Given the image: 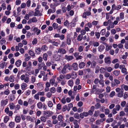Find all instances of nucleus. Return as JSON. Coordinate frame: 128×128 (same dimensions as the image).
<instances>
[{"label": "nucleus", "instance_id": "6ab92c4d", "mask_svg": "<svg viewBox=\"0 0 128 128\" xmlns=\"http://www.w3.org/2000/svg\"><path fill=\"white\" fill-rule=\"evenodd\" d=\"M65 66L66 67V68H68L69 70H72V67L69 64H67L66 65H65Z\"/></svg>", "mask_w": 128, "mask_h": 128}, {"label": "nucleus", "instance_id": "c9c22d12", "mask_svg": "<svg viewBox=\"0 0 128 128\" xmlns=\"http://www.w3.org/2000/svg\"><path fill=\"white\" fill-rule=\"evenodd\" d=\"M128 0H124L123 2L124 4L123 5L124 6H128Z\"/></svg>", "mask_w": 128, "mask_h": 128}, {"label": "nucleus", "instance_id": "4468645a", "mask_svg": "<svg viewBox=\"0 0 128 128\" xmlns=\"http://www.w3.org/2000/svg\"><path fill=\"white\" fill-rule=\"evenodd\" d=\"M85 64L84 62H82L79 64V66L80 68H83L85 66Z\"/></svg>", "mask_w": 128, "mask_h": 128}, {"label": "nucleus", "instance_id": "412c9836", "mask_svg": "<svg viewBox=\"0 0 128 128\" xmlns=\"http://www.w3.org/2000/svg\"><path fill=\"white\" fill-rule=\"evenodd\" d=\"M9 120V116H6L4 118V122L5 123H6Z\"/></svg>", "mask_w": 128, "mask_h": 128}, {"label": "nucleus", "instance_id": "a19ab883", "mask_svg": "<svg viewBox=\"0 0 128 128\" xmlns=\"http://www.w3.org/2000/svg\"><path fill=\"white\" fill-rule=\"evenodd\" d=\"M66 79V80L70 79L71 77V74H67L65 76Z\"/></svg>", "mask_w": 128, "mask_h": 128}, {"label": "nucleus", "instance_id": "864d4df0", "mask_svg": "<svg viewBox=\"0 0 128 128\" xmlns=\"http://www.w3.org/2000/svg\"><path fill=\"white\" fill-rule=\"evenodd\" d=\"M106 68V70L108 72H110L112 70V69L110 67H108V68L107 67Z\"/></svg>", "mask_w": 128, "mask_h": 128}, {"label": "nucleus", "instance_id": "dca6fc26", "mask_svg": "<svg viewBox=\"0 0 128 128\" xmlns=\"http://www.w3.org/2000/svg\"><path fill=\"white\" fill-rule=\"evenodd\" d=\"M9 100L11 101H13L15 99V96L14 95L11 94L10 95Z\"/></svg>", "mask_w": 128, "mask_h": 128}, {"label": "nucleus", "instance_id": "c85d7f7f", "mask_svg": "<svg viewBox=\"0 0 128 128\" xmlns=\"http://www.w3.org/2000/svg\"><path fill=\"white\" fill-rule=\"evenodd\" d=\"M113 120L112 118H108L106 120V122L108 123H110V122H112Z\"/></svg>", "mask_w": 128, "mask_h": 128}, {"label": "nucleus", "instance_id": "de8ad7c7", "mask_svg": "<svg viewBox=\"0 0 128 128\" xmlns=\"http://www.w3.org/2000/svg\"><path fill=\"white\" fill-rule=\"evenodd\" d=\"M63 118V116L61 115H59L58 117V120L59 121H61Z\"/></svg>", "mask_w": 128, "mask_h": 128}, {"label": "nucleus", "instance_id": "6e6d98bb", "mask_svg": "<svg viewBox=\"0 0 128 128\" xmlns=\"http://www.w3.org/2000/svg\"><path fill=\"white\" fill-rule=\"evenodd\" d=\"M61 102L63 104H65L66 103V101L65 97H64L62 98L61 100Z\"/></svg>", "mask_w": 128, "mask_h": 128}, {"label": "nucleus", "instance_id": "4d7b16f0", "mask_svg": "<svg viewBox=\"0 0 128 128\" xmlns=\"http://www.w3.org/2000/svg\"><path fill=\"white\" fill-rule=\"evenodd\" d=\"M115 92L114 91H112V92H110V97H112L115 95Z\"/></svg>", "mask_w": 128, "mask_h": 128}, {"label": "nucleus", "instance_id": "c03bdc74", "mask_svg": "<svg viewBox=\"0 0 128 128\" xmlns=\"http://www.w3.org/2000/svg\"><path fill=\"white\" fill-rule=\"evenodd\" d=\"M99 45V43L98 42H94L93 43V45L94 46H98Z\"/></svg>", "mask_w": 128, "mask_h": 128}, {"label": "nucleus", "instance_id": "20e7f679", "mask_svg": "<svg viewBox=\"0 0 128 128\" xmlns=\"http://www.w3.org/2000/svg\"><path fill=\"white\" fill-rule=\"evenodd\" d=\"M105 63L108 64H110L111 63V58L110 56H108L105 58L104 59Z\"/></svg>", "mask_w": 128, "mask_h": 128}, {"label": "nucleus", "instance_id": "f3484780", "mask_svg": "<svg viewBox=\"0 0 128 128\" xmlns=\"http://www.w3.org/2000/svg\"><path fill=\"white\" fill-rule=\"evenodd\" d=\"M54 58L56 60H59L60 58L58 54H54L53 56Z\"/></svg>", "mask_w": 128, "mask_h": 128}, {"label": "nucleus", "instance_id": "f03ea898", "mask_svg": "<svg viewBox=\"0 0 128 128\" xmlns=\"http://www.w3.org/2000/svg\"><path fill=\"white\" fill-rule=\"evenodd\" d=\"M66 50L64 48H59L57 53H59L62 54H64L66 53Z\"/></svg>", "mask_w": 128, "mask_h": 128}, {"label": "nucleus", "instance_id": "5fc2aeb1", "mask_svg": "<svg viewBox=\"0 0 128 128\" xmlns=\"http://www.w3.org/2000/svg\"><path fill=\"white\" fill-rule=\"evenodd\" d=\"M112 48V46H106V50L107 51H108L110 49Z\"/></svg>", "mask_w": 128, "mask_h": 128}, {"label": "nucleus", "instance_id": "13d9d810", "mask_svg": "<svg viewBox=\"0 0 128 128\" xmlns=\"http://www.w3.org/2000/svg\"><path fill=\"white\" fill-rule=\"evenodd\" d=\"M55 91V88L54 87H52L50 88V92L52 93H54Z\"/></svg>", "mask_w": 128, "mask_h": 128}, {"label": "nucleus", "instance_id": "39448f33", "mask_svg": "<svg viewBox=\"0 0 128 128\" xmlns=\"http://www.w3.org/2000/svg\"><path fill=\"white\" fill-rule=\"evenodd\" d=\"M65 59L68 61H69L73 59L74 57L72 56H68L66 55L65 56Z\"/></svg>", "mask_w": 128, "mask_h": 128}, {"label": "nucleus", "instance_id": "6e6552de", "mask_svg": "<svg viewBox=\"0 0 128 128\" xmlns=\"http://www.w3.org/2000/svg\"><path fill=\"white\" fill-rule=\"evenodd\" d=\"M104 48V46L103 44H101L98 47V51L100 52H101L103 51Z\"/></svg>", "mask_w": 128, "mask_h": 128}, {"label": "nucleus", "instance_id": "9b49d317", "mask_svg": "<svg viewBox=\"0 0 128 128\" xmlns=\"http://www.w3.org/2000/svg\"><path fill=\"white\" fill-rule=\"evenodd\" d=\"M36 8L35 9V10H36V11L34 12V16H36L38 15H39V16H40L41 15V14L40 13V12L38 10H36Z\"/></svg>", "mask_w": 128, "mask_h": 128}, {"label": "nucleus", "instance_id": "aec40b11", "mask_svg": "<svg viewBox=\"0 0 128 128\" xmlns=\"http://www.w3.org/2000/svg\"><path fill=\"white\" fill-rule=\"evenodd\" d=\"M66 42L68 45H70L71 42L70 39L68 36L66 37Z\"/></svg>", "mask_w": 128, "mask_h": 128}, {"label": "nucleus", "instance_id": "1a4fd4ad", "mask_svg": "<svg viewBox=\"0 0 128 128\" xmlns=\"http://www.w3.org/2000/svg\"><path fill=\"white\" fill-rule=\"evenodd\" d=\"M71 77L72 79H74L76 78L77 76V74L76 72L72 71L71 74Z\"/></svg>", "mask_w": 128, "mask_h": 128}, {"label": "nucleus", "instance_id": "680f3d73", "mask_svg": "<svg viewBox=\"0 0 128 128\" xmlns=\"http://www.w3.org/2000/svg\"><path fill=\"white\" fill-rule=\"evenodd\" d=\"M106 30L104 29H102L100 33L101 34L104 35L105 34Z\"/></svg>", "mask_w": 128, "mask_h": 128}, {"label": "nucleus", "instance_id": "58836bf2", "mask_svg": "<svg viewBox=\"0 0 128 128\" xmlns=\"http://www.w3.org/2000/svg\"><path fill=\"white\" fill-rule=\"evenodd\" d=\"M32 29L34 32L36 33L37 32L38 30V28L35 27L34 26L32 27Z\"/></svg>", "mask_w": 128, "mask_h": 128}, {"label": "nucleus", "instance_id": "a18cd8bd", "mask_svg": "<svg viewBox=\"0 0 128 128\" xmlns=\"http://www.w3.org/2000/svg\"><path fill=\"white\" fill-rule=\"evenodd\" d=\"M15 107L14 104L13 103L10 104V109L12 110Z\"/></svg>", "mask_w": 128, "mask_h": 128}, {"label": "nucleus", "instance_id": "423d86ee", "mask_svg": "<svg viewBox=\"0 0 128 128\" xmlns=\"http://www.w3.org/2000/svg\"><path fill=\"white\" fill-rule=\"evenodd\" d=\"M72 67L74 70H77L78 69V64L77 63H73L72 65Z\"/></svg>", "mask_w": 128, "mask_h": 128}, {"label": "nucleus", "instance_id": "ea45409f", "mask_svg": "<svg viewBox=\"0 0 128 128\" xmlns=\"http://www.w3.org/2000/svg\"><path fill=\"white\" fill-rule=\"evenodd\" d=\"M120 18L121 20H122L124 18V13L123 12H121L120 14Z\"/></svg>", "mask_w": 128, "mask_h": 128}, {"label": "nucleus", "instance_id": "393cba45", "mask_svg": "<svg viewBox=\"0 0 128 128\" xmlns=\"http://www.w3.org/2000/svg\"><path fill=\"white\" fill-rule=\"evenodd\" d=\"M52 26L54 29H57L58 28V24L56 23H54L52 25Z\"/></svg>", "mask_w": 128, "mask_h": 128}, {"label": "nucleus", "instance_id": "ddd939ff", "mask_svg": "<svg viewBox=\"0 0 128 128\" xmlns=\"http://www.w3.org/2000/svg\"><path fill=\"white\" fill-rule=\"evenodd\" d=\"M103 106H101L99 103H96L94 106L96 110H97L101 106L102 107Z\"/></svg>", "mask_w": 128, "mask_h": 128}, {"label": "nucleus", "instance_id": "f8f14e48", "mask_svg": "<svg viewBox=\"0 0 128 128\" xmlns=\"http://www.w3.org/2000/svg\"><path fill=\"white\" fill-rule=\"evenodd\" d=\"M118 46L119 48L120 49V50L121 52L124 51V48L123 45L121 43L119 44L118 45Z\"/></svg>", "mask_w": 128, "mask_h": 128}, {"label": "nucleus", "instance_id": "b1692460", "mask_svg": "<svg viewBox=\"0 0 128 128\" xmlns=\"http://www.w3.org/2000/svg\"><path fill=\"white\" fill-rule=\"evenodd\" d=\"M42 116L40 118V119L42 122H46V116Z\"/></svg>", "mask_w": 128, "mask_h": 128}, {"label": "nucleus", "instance_id": "338daca9", "mask_svg": "<svg viewBox=\"0 0 128 128\" xmlns=\"http://www.w3.org/2000/svg\"><path fill=\"white\" fill-rule=\"evenodd\" d=\"M34 101L32 98H30L29 99L28 102L29 104H31L33 103Z\"/></svg>", "mask_w": 128, "mask_h": 128}, {"label": "nucleus", "instance_id": "7c9ffc66", "mask_svg": "<svg viewBox=\"0 0 128 128\" xmlns=\"http://www.w3.org/2000/svg\"><path fill=\"white\" fill-rule=\"evenodd\" d=\"M48 54L46 53L44 54L43 56V58L44 60H46L47 59Z\"/></svg>", "mask_w": 128, "mask_h": 128}, {"label": "nucleus", "instance_id": "603ef678", "mask_svg": "<svg viewBox=\"0 0 128 128\" xmlns=\"http://www.w3.org/2000/svg\"><path fill=\"white\" fill-rule=\"evenodd\" d=\"M37 40L36 38H34L33 40L32 43L33 45L36 44L37 43Z\"/></svg>", "mask_w": 128, "mask_h": 128}, {"label": "nucleus", "instance_id": "3c124183", "mask_svg": "<svg viewBox=\"0 0 128 128\" xmlns=\"http://www.w3.org/2000/svg\"><path fill=\"white\" fill-rule=\"evenodd\" d=\"M4 93L5 94L8 95L10 93L9 90L8 89H7L4 91Z\"/></svg>", "mask_w": 128, "mask_h": 128}, {"label": "nucleus", "instance_id": "cd10ccee", "mask_svg": "<svg viewBox=\"0 0 128 128\" xmlns=\"http://www.w3.org/2000/svg\"><path fill=\"white\" fill-rule=\"evenodd\" d=\"M28 53L29 54L32 56H35L34 53L31 50H29Z\"/></svg>", "mask_w": 128, "mask_h": 128}, {"label": "nucleus", "instance_id": "69168bd1", "mask_svg": "<svg viewBox=\"0 0 128 128\" xmlns=\"http://www.w3.org/2000/svg\"><path fill=\"white\" fill-rule=\"evenodd\" d=\"M67 106L66 105H65L63 106L62 108V111L63 112H64L67 109Z\"/></svg>", "mask_w": 128, "mask_h": 128}, {"label": "nucleus", "instance_id": "72a5a7b5", "mask_svg": "<svg viewBox=\"0 0 128 128\" xmlns=\"http://www.w3.org/2000/svg\"><path fill=\"white\" fill-rule=\"evenodd\" d=\"M37 106L39 108H42V104L41 102H40L37 104Z\"/></svg>", "mask_w": 128, "mask_h": 128}, {"label": "nucleus", "instance_id": "4be33fe9", "mask_svg": "<svg viewBox=\"0 0 128 128\" xmlns=\"http://www.w3.org/2000/svg\"><path fill=\"white\" fill-rule=\"evenodd\" d=\"M21 89L24 90L25 89V88L27 86V84L26 83H23L21 84Z\"/></svg>", "mask_w": 128, "mask_h": 128}, {"label": "nucleus", "instance_id": "09e8293b", "mask_svg": "<svg viewBox=\"0 0 128 128\" xmlns=\"http://www.w3.org/2000/svg\"><path fill=\"white\" fill-rule=\"evenodd\" d=\"M128 54L127 52H125V54L123 56L122 58L123 59H126L128 56Z\"/></svg>", "mask_w": 128, "mask_h": 128}, {"label": "nucleus", "instance_id": "2f4dec72", "mask_svg": "<svg viewBox=\"0 0 128 128\" xmlns=\"http://www.w3.org/2000/svg\"><path fill=\"white\" fill-rule=\"evenodd\" d=\"M32 65V63L31 62H28V64L27 65V67L26 68L27 70L29 68H31Z\"/></svg>", "mask_w": 128, "mask_h": 128}, {"label": "nucleus", "instance_id": "bb28decb", "mask_svg": "<svg viewBox=\"0 0 128 128\" xmlns=\"http://www.w3.org/2000/svg\"><path fill=\"white\" fill-rule=\"evenodd\" d=\"M8 102V99H6L3 102H1V104L3 105H5Z\"/></svg>", "mask_w": 128, "mask_h": 128}, {"label": "nucleus", "instance_id": "e2e57ef3", "mask_svg": "<svg viewBox=\"0 0 128 128\" xmlns=\"http://www.w3.org/2000/svg\"><path fill=\"white\" fill-rule=\"evenodd\" d=\"M52 44L53 45L55 46H58L59 44L58 43V42H56L54 41H53Z\"/></svg>", "mask_w": 128, "mask_h": 128}, {"label": "nucleus", "instance_id": "0eeeda50", "mask_svg": "<svg viewBox=\"0 0 128 128\" xmlns=\"http://www.w3.org/2000/svg\"><path fill=\"white\" fill-rule=\"evenodd\" d=\"M22 62L21 60H17L15 63V64L17 67H19L21 65Z\"/></svg>", "mask_w": 128, "mask_h": 128}, {"label": "nucleus", "instance_id": "37998d69", "mask_svg": "<svg viewBox=\"0 0 128 128\" xmlns=\"http://www.w3.org/2000/svg\"><path fill=\"white\" fill-rule=\"evenodd\" d=\"M15 123L14 122H11L9 124V126L11 128H13L14 126Z\"/></svg>", "mask_w": 128, "mask_h": 128}, {"label": "nucleus", "instance_id": "a878e982", "mask_svg": "<svg viewBox=\"0 0 128 128\" xmlns=\"http://www.w3.org/2000/svg\"><path fill=\"white\" fill-rule=\"evenodd\" d=\"M83 38V36L81 34H79L78 36L77 40L78 41H81Z\"/></svg>", "mask_w": 128, "mask_h": 128}, {"label": "nucleus", "instance_id": "473e14b6", "mask_svg": "<svg viewBox=\"0 0 128 128\" xmlns=\"http://www.w3.org/2000/svg\"><path fill=\"white\" fill-rule=\"evenodd\" d=\"M68 82L69 86H73L74 84L73 80H68Z\"/></svg>", "mask_w": 128, "mask_h": 128}, {"label": "nucleus", "instance_id": "8fccbe9b", "mask_svg": "<svg viewBox=\"0 0 128 128\" xmlns=\"http://www.w3.org/2000/svg\"><path fill=\"white\" fill-rule=\"evenodd\" d=\"M74 117L78 119L79 118V114L78 113H75L74 116Z\"/></svg>", "mask_w": 128, "mask_h": 128}, {"label": "nucleus", "instance_id": "f257e3e1", "mask_svg": "<svg viewBox=\"0 0 128 128\" xmlns=\"http://www.w3.org/2000/svg\"><path fill=\"white\" fill-rule=\"evenodd\" d=\"M53 114V112L50 110H46L44 111V115L46 116L47 119L49 117L51 116Z\"/></svg>", "mask_w": 128, "mask_h": 128}, {"label": "nucleus", "instance_id": "774afa93", "mask_svg": "<svg viewBox=\"0 0 128 128\" xmlns=\"http://www.w3.org/2000/svg\"><path fill=\"white\" fill-rule=\"evenodd\" d=\"M125 48L126 49H128V41H126L124 45Z\"/></svg>", "mask_w": 128, "mask_h": 128}, {"label": "nucleus", "instance_id": "49530a36", "mask_svg": "<svg viewBox=\"0 0 128 128\" xmlns=\"http://www.w3.org/2000/svg\"><path fill=\"white\" fill-rule=\"evenodd\" d=\"M78 51L80 52H82L83 50V46H80L78 48Z\"/></svg>", "mask_w": 128, "mask_h": 128}, {"label": "nucleus", "instance_id": "9d476101", "mask_svg": "<svg viewBox=\"0 0 128 128\" xmlns=\"http://www.w3.org/2000/svg\"><path fill=\"white\" fill-rule=\"evenodd\" d=\"M21 120V117L20 116H16L15 119V120L16 123L19 122Z\"/></svg>", "mask_w": 128, "mask_h": 128}, {"label": "nucleus", "instance_id": "052dcab7", "mask_svg": "<svg viewBox=\"0 0 128 128\" xmlns=\"http://www.w3.org/2000/svg\"><path fill=\"white\" fill-rule=\"evenodd\" d=\"M39 95L38 93L37 94H36L34 96V98L36 100H39Z\"/></svg>", "mask_w": 128, "mask_h": 128}, {"label": "nucleus", "instance_id": "5701e85b", "mask_svg": "<svg viewBox=\"0 0 128 128\" xmlns=\"http://www.w3.org/2000/svg\"><path fill=\"white\" fill-rule=\"evenodd\" d=\"M100 112V111L98 110L95 111L94 114V116L95 117H98L99 115Z\"/></svg>", "mask_w": 128, "mask_h": 128}, {"label": "nucleus", "instance_id": "f704fd0d", "mask_svg": "<svg viewBox=\"0 0 128 128\" xmlns=\"http://www.w3.org/2000/svg\"><path fill=\"white\" fill-rule=\"evenodd\" d=\"M106 70V69L105 68H104L101 67L100 69V72L101 73H103L104 72H105V71Z\"/></svg>", "mask_w": 128, "mask_h": 128}, {"label": "nucleus", "instance_id": "e433bc0d", "mask_svg": "<svg viewBox=\"0 0 128 128\" xmlns=\"http://www.w3.org/2000/svg\"><path fill=\"white\" fill-rule=\"evenodd\" d=\"M120 73V71L117 70L114 71L113 72L114 74L116 76H118Z\"/></svg>", "mask_w": 128, "mask_h": 128}, {"label": "nucleus", "instance_id": "bf43d9fd", "mask_svg": "<svg viewBox=\"0 0 128 128\" xmlns=\"http://www.w3.org/2000/svg\"><path fill=\"white\" fill-rule=\"evenodd\" d=\"M105 114L106 115H108L109 114L110 112V111L108 109V108L105 109Z\"/></svg>", "mask_w": 128, "mask_h": 128}, {"label": "nucleus", "instance_id": "7ed1b4c3", "mask_svg": "<svg viewBox=\"0 0 128 128\" xmlns=\"http://www.w3.org/2000/svg\"><path fill=\"white\" fill-rule=\"evenodd\" d=\"M79 53L78 52H75L74 54V55L75 57L76 58V60H78L81 59L82 58V56L79 55Z\"/></svg>", "mask_w": 128, "mask_h": 128}, {"label": "nucleus", "instance_id": "a211bd4d", "mask_svg": "<svg viewBox=\"0 0 128 128\" xmlns=\"http://www.w3.org/2000/svg\"><path fill=\"white\" fill-rule=\"evenodd\" d=\"M44 66V64L43 62L41 64H38V68L39 70H40L42 68V67Z\"/></svg>", "mask_w": 128, "mask_h": 128}, {"label": "nucleus", "instance_id": "4c0bfd02", "mask_svg": "<svg viewBox=\"0 0 128 128\" xmlns=\"http://www.w3.org/2000/svg\"><path fill=\"white\" fill-rule=\"evenodd\" d=\"M83 38L84 40H86L87 42H88L90 40V38L88 36L87 38V36L86 35L84 36V37H83Z\"/></svg>", "mask_w": 128, "mask_h": 128}, {"label": "nucleus", "instance_id": "2eb2a0df", "mask_svg": "<svg viewBox=\"0 0 128 128\" xmlns=\"http://www.w3.org/2000/svg\"><path fill=\"white\" fill-rule=\"evenodd\" d=\"M66 67L64 66L62 69L61 71V73L63 74H65L66 73Z\"/></svg>", "mask_w": 128, "mask_h": 128}, {"label": "nucleus", "instance_id": "c756f323", "mask_svg": "<svg viewBox=\"0 0 128 128\" xmlns=\"http://www.w3.org/2000/svg\"><path fill=\"white\" fill-rule=\"evenodd\" d=\"M41 49L40 48H38L36 49L35 50L36 54H40L41 52Z\"/></svg>", "mask_w": 128, "mask_h": 128}, {"label": "nucleus", "instance_id": "79ce46f5", "mask_svg": "<svg viewBox=\"0 0 128 128\" xmlns=\"http://www.w3.org/2000/svg\"><path fill=\"white\" fill-rule=\"evenodd\" d=\"M96 62L94 61H93L92 62L91 65V67L92 68H94L96 66Z\"/></svg>", "mask_w": 128, "mask_h": 128}, {"label": "nucleus", "instance_id": "0e129e2a", "mask_svg": "<svg viewBox=\"0 0 128 128\" xmlns=\"http://www.w3.org/2000/svg\"><path fill=\"white\" fill-rule=\"evenodd\" d=\"M32 21V22H36L38 20L37 19H36V18L35 17H33L31 19Z\"/></svg>", "mask_w": 128, "mask_h": 128}]
</instances>
